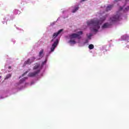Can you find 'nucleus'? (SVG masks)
<instances>
[{"label": "nucleus", "instance_id": "5", "mask_svg": "<svg viewBox=\"0 0 129 129\" xmlns=\"http://www.w3.org/2000/svg\"><path fill=\"white\" fill-rule=\"evenodd\" d=\"M120 17V15L117 14L115 15L113 17L110 18V22L113 23V22H116L117 20H119V18Z\"/></svg>", "mask_w": 129, "mask_h": 129}, {"label": "nucleus", "instance_id": "21", "mask_svg": "<svg viewBox=\"0 0 129 129\" xmlns=\"http://www.w3.org/2000/svg\"><path fill=\"white\" fill-rule=\"evenodd\" d=\"M27 73H28V72H26V73H25L22 75V76H24V75H25V74H27Z\"/></svg>", "mask_w": 129, "mask_h": 129}, {"label": "nucleus", "instance_id": "23", "mask_svg": "<svg viewBox=\"0 0 129 129\" xmlns=\"http://www.w3.org/2000/svg\"><path fill=\"white\" fill-rule=\"evenodd\" d=\"M85 0H82V2H85Z\"/></svg>", "mask_w": 129, "mask_h": 129}, {"label": "nucleus", "instance_id": "20", "mask_svg": "<svg viewBox=\"0 0 129 129\" xmlns=\"http://www.w3.org/2000/svg\"><path fill=\"white\" fill-rule=\"evenodd\" d=\"M8 69H12V67L11 66L8 67Z\"/></svg>", "mask_w": 129, "mask_h": 129}, {"label": "nucleus", "instance_id": "13", "mask_svg": "<svg viewBox=\"0 0 129 129\" xmlns=\"http://www.w3.org/2000/svg\"><path fill=\"white\" fill-rule=\"evenodd\" d=\"M14 14L15 15H19V14H21V11H19V10L16 9L14 11Z\"/></svg>", "mask_w": 129, "mask_h": 129}, {"label": "nucleus", "instance_id": "6", "mask_svg": "<svg viewBox=\"0 0 129 129\" xmlns=\"http://www.w3.org/2000/svg\"><path fill=\"white\" fill-rule=\"evenodd\" d=\"M61 32H63V29H60L57 32L54 33L53 34L52 38H53V39H55V38L57 37L58 35H59L61 33Z\"/></svg>", "mask_w": 129, "mask_h": 129}, {"label": "nucleus", "instance_id": "9", "mask_svg": "<svg viewBox=\"0 0 129 129\" xmlns=\"http://www.w3.org/2000/svg\"><path fill=\"white\" fill-rule=\"evenodd\" d=\"M31 63H32V61H31V59H28L26 61L24 62L23 64V67H25L26 65H28V64L30 65V64H31Z\"/></svg>", "mask_w": 129, "mask_h": 129}, {"label": "nucleus", "instance_id": "12", "mask_svg": "<svg viewBox=\"0 0 129 129\" xmlns=\"http://www.w3.org/2000/svg\"><path fill=\"white\" fill-rule=\"evenodd\" d=\"M12 77V74H8L6 78H5V80H7V79H9V78H11Z\"/></svg>", "mask_w": 129, "mask_h": 129}, {"label": "nucleus", "instance_id": "19", "mask_svg": "<svg viewBox=\"0 0 129 129\" xmlns=\"http://www.w3.org/2000/svg\"><path fill=\"white\" fill-rule=\"evenodd\" d=\"M119 1H121V0H115V1H114V2H115V3H116V2H119Z\"/></svg>", "mask_w": 129, "mask_h": 129}, {"label": "nucleus", "instance_id": "8", "mask_svg": "<svg viewBox=\"0 0 129 129\" xmlns=\"http://www.w3.org/2000/svg\"><path fill=\"white\" fill-rule=\"evenodd\" d=\"M122 10L123 12H124V13H126V12H128V11L129 10V6H127L126 8H124V6L120 8V11H122Z\"/></svg>", "mask_w": 129, "mask_h": 129}, {"label": "nucleus", "instance_id": "15", "mask_svg": "<svg viewBox=\"0 0 129 129\" xmlns=\"http://www.w3.org/2000/svg\"><path fill=\"white\" fill-rule=\"evenodd\" d=\"M78 10H79V7H76L75 9L72 11V13H75L77 11H78Z\"/></svg>", "mask_w": 129, "mask_h": 129}, {"label": "nucleus", "instance_id": "1", "mask_svg": "<svg viewBox=\"0 0 129 129\" xmlns=\"http://www.w3.org/2000/svg\"><path fill=\"white\" fill-rule=\"evenodd\" d=\"M106 19V16H103L102 18L98 20L96 18L91 20L88 21L87 24L88 26H93V30L94 32H97L98 29L100 28V25L103 22H104Z\"/></svg>", "mask_w": 129, "mask_h": 129}, {"label": "nucleus", "instance_id": "17", "mask_svg": "<svg viewBox=\"0 0 129 129\" xmlns=\"http://www.w3.org/2000/svg\"><path fill=\"white\" fill-rule=\"evenodd\" d=\"M46 62H47V60H44L43 62H42L41 66H44V65L46 64Z\"/></svg>", "mask_w": 129, "mask_h": 129}, {"label": "nucleus", "instance_id": "18", "mask_svg": "<svg viewBox=\"0 0 129 129\" xmlns=\"http://www.w3.org/2000/svg\"><path fill=\"white\" fill-rule=\"evenodd\" d=\"M87 36H88V38H91V37L92 35H91V34H90V35L88 36V35L87 34Z\"/></svg>", "mask_w": 129, "mask_h": 129}, {"label": "nucleus", "instance_id": "4", "mask_svg": "<svg viewBox=\"0 0 129 129\" xmlns=\"http://www.w3.org/2000/svg\"><path fill=\"white\" fill-rule=\"evenodd\" d=\"M58 43L59 40H58V39H57L51 45V47L50 48L51 52H53L54 50H55V48H56V47H57Z\"/></svg>", "mask_w": 129, "mask_h": 129}, {"label": "nucleus", "instance_id": "3", "mask_svg": "<svg viewBox=\"0 0 129 129\" xmlns=\"http://www.w3.org/2000/svg\"><path fill=\"white\" fill-rule=\"evenodd\" d=\"M41 69H42V68L40 67V64L37 63L33 68V70H36V71L30 73L28 74L29 77H35L36 75H38L40 73Z\"/></svg>", "mask_w": 129, "mask_h": 129}, {"label": "nucleus", "instance_id": "2", "mask_svg": "<svg viewBox=\"0 0 129 129\" xmlns=\"http://www.w3.org/2000/svg\"><path fill=\"white\" fill-rule=\"evenodd\" d=\"M82 34H83L82 31H79L77 32V33L71 34L69 35L70 40L69 41V43H71V44H76L75 39L76 38H78V39H80L81 38L80 35H82Z\"/></svg>", "mask_w": 129, "mask_h": 129}, {"label": "nucleus", "instance_id": "14", "mask_svg": "<svg viewBox=\"0 0 129 129\" xmlns=\"http://www.w3.org/2000/svg\"><path fill=\"white\" fill-rule=\"evenodd\" d=\"M94 48V45H93V44H90L89 45V49H90V50H92V49Z\"/></svg>", "mask_w": 129, "mask_h": 129}, {"label": "nucleus", "instance_id": "16", "mask_svg": "<svg viewBox=\"0 0 129 129\" xmlns=\"http://www.w3.org/2000/svg\"><path fill=\"white\" fill-rule=\"evenodd\" d=\"M26 79H27V78H23L21 80L20 83H22V82H24V81H25Z\"/></svg>", "mask_w": 129, "mask_h": 129}, {"label": "nucleus", "instance_id": "10", "mask_svg": "<svg viewBox=\"0 0 129 129\" xmlns=\"http://www.w3.org/2000/svg\"><path fill=\"white\" fill-rule=\"evenodd\" d=\"M39 57L43 58L44 57V49H41L39 53Z\"/></svg>", "mask_w": 129, "mask_h": 129}, {"label": "nucleus", "instance_id": "11", "mask_svg": "<svg viewBox=\"0 0 129 129\" xmlns=\"http://www.w3.org/2000/svg\"><path fill=\"white\" fill-rule=\"evenodd\" d=\"M112 7H113L112 5H109L106 8V11H110L111 9H112Z\"/></svg>", "mask_w": 129, "mask_h": 129}, {"label": "nucleus", "instance_id": "7", "mask_svg": "<svg viewBox=\"0 0 129 129\" xmlns=\"http://www.w3.org/2000/svg\"><path fill=\"white\" fill-rule=\"evenodd\" d=\"M110 26V24L108 23H105L103 25V26H102V29H107V28H109Z\"/></svg>", "mask_w": 129, "mask_h": 129}, {"label": "nucleus", "instance_id": "24", "mask_svg": "<svg viewBox=\"0 0 129 129\" xmlns=\"http://www.w3.org/2000/svg\"><path fill=\"white\" fill-rule=\"evenodd\" d=\"M0 78H2V77H1V76H0Z\"/></svg>", "mask_w": 129, "mask_h": 129}, {"label": "nucleus", "instance_id": "22", "mask_svg": "<svg viewBox=\"0 0 129 129\" xmlns=\"http://www.w3.org/2000/svg\"><path fill=\"white\" fill-rule=\"evenodd\" d=\"M54 41V39H52L51 40V42H53Z\"/></svg>", "mask_w": 129, "mask_h": 129}]
</instances>
